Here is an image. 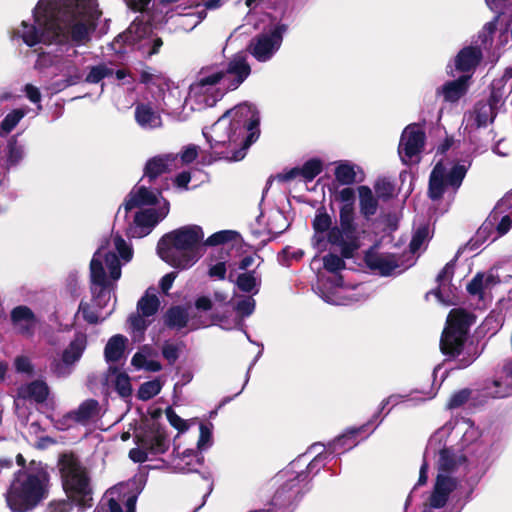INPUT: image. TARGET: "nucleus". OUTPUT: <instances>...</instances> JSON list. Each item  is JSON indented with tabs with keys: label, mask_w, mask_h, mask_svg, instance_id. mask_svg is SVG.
Returning <instances> with one entry per match:
<instances>
[{
	"label": "nucleus",
	"mask_w": 512,
	"mask_h": 512,
	"mask_svg": "<svg viewBox=\"0 0 512 512\" xmlns=\"http://www.w3.org/2000/svg\"><path fill=\"white\" fill-rule=\"evenodd\" d=\"M334 174L336 180L342 185H351L363 179L361 168L349 161L337 162Z\"/></svg>",
	"instance_id": "28"
},
{
	"label": "nucleus",
	"mask_w": 512,
	"mask_h": 512,
	"mask_svg": "<svg viewBox=\"0 0 512 512\" xmlns=\"http://www.w3.org/2000/svg\"><path fill=\"white\" fill-rule=\"evenodd\" d=\"M235 234L236 233L231 230L218 231L209 236L206 240L203 239V248L205 246H217L220 244L227 243L233 240Z\"/></svg>",
	"instance_id": "52"
},
{
	"label": "nucleus",
	"mask_w": 512,
	"mask_h": 512,
	"mask_svg": "<svg viewBox=\"0 0 512 512\" xmlns=\"http://www.w3.org/2000/svg\"><path fill=\"white\" fill-rule=\"evenodd\" d=\"M260 117L254 106L242 103L227 110L209 128L203 130V135L211 148L227 147L231 161H240L247 149L259 137Z\"/></svg>",
	"instance_id": "3"
},
{
	"label": "nucleus",
	"mask_w": 512,
	"mask_h": 512,
	"mask_svg": "<svg viewBox=\"0 0 512 512\" xmlns=\"http://www.w3.org/2000/svg\"><path fill=\"white\" fill-rule=\"evenodd\" d=\"M458 482L456 478H445L443 475H437L434 489L429 498V507L425 510L432 508L439 509L446 505L450 494L456 489Z\"/></svg>",
	"instance_id": "22"
},
{
	"label": "nucleus",
	"mask_w": 512,
	"mask_h": 512,
	"mask_svg": "<svg viewBox=\"0 0 512 512\" xmlns=\"http://www.w3.org/2000/svg\"><path fill=\"white\" fill-rule=\"evenodd\" d=\"M170 446L168 435L163 427L152 425L142 437L138 446L129 452V457L137 463L145 462L149 455L165 453Z\"/></svg>",
	"instance_id": "14"
},
{
	"label": "nucleus",
	"mask_w": 512,
	"mask_h": 512,
	"mask_svg": "<svg viewBox=\"0 0 512 512\" xmlns=\"http://www.w3.org/2000/svg\"><path fill=\"white\" fill-rule=\"evenodd\" d=\"M205 17V11H190L185 14H177L170 17L171 24L178 30L189 32L201 23Z\"/></svg>",
	"instance_id": "38"
},
{
	"label": "nucleus",
	"mask_w": 512,
	"mask_h": 512,
	"mask_svg": "<svg viewBox=\"0 0 512 512\" xmlns=\"http://www.w3.org/2000/svg\"><path fill=\"white\" fill-rule=\"evenodd\" d=\"M175 159L176 157L171 154L156 156L149 159L145 165L144 178H147L149 182H151L159 175L169 170Z\"/></svg>",
	"instance_id": "32"
},
{
	"label": "nucleus",
	"mask_w": 512,
	"mask_h": 512,
	"mask_svg": "<svg viewBox=\"0 0 512 512\" xmlns=\"http://www.w3.org/2000/svg\"><path fill=\"white\" fill-rule=\"evenodd\" d=\"M429 238V228L427 226H422L416 230L414 233L412 240L410 242V250L412 253H417L422 246L428 241Z\"/></svg>",
	"instance_id": "53"
},
{
	"label": "nucleus",
	"mask_w": 512,
	"mask_h": 512,
	"mask_svg": "<svg viewBox=\"0 0 512 512\" xmlns=\"http://www.w3.org/2000/svg\"><path fill=\"white\" fill-rule=\"evenodd\" d=\"M49 475L41 463L32 462L20 471L7 493L6 500L13 512H27L43 500L48 491Z\"/></svg>",
	"instance_id": "7"
},
{
	"label": "nucleus",
	"mask_w": 512,
	"mask_h": 512,
	"mask_svg": "<svg viewBox=\"0 0 512 512\" xmlns=\"http://www.w3.org/2000/svg\"><path fill=\"white\" fill-rule=\"evenodd\" d=\"M301 168L302 177L305 181H312L322 171V162L319 159L306 161Z\"/></svg>",
	"instance_id": "50"
},
{
	"label": "nucleus",
	"mask_w": 512,
	"mask_h": 512,
	"mask_svg": "<svg viewBox=\"0 0 512 512\" xmlns=\"http://www.w3.org/2000/svg\"><path fill=\"white\" fill-rule=\"evenodd\" d=\"M470 167V162L463 161L453 164L447 168L439 162L433 168L429 179V197L432 200H439L444 195L453 198L460 188L466 173Z\"/></svg>",
	"instance_id": "11"
},
{
	"label": "nucleus",
	"mask_w": 512,
	"mask_h": 512,
	"mask_svg": "<svg viewBox=\"0 0 512 512\" xmlns=\"http://www.w3.org/2000/svg\"><path fill=\"white\" fill-rule=\"evenodd\" d=\"M24 92L26 97L32 102L38 105V110L42 109L41 105V93L40 90L32 85V84H26L24 87Z\"/></svg>",
	"instance_id": "63"
},
{
	"label": "nucleus",
	"mask_w": 512,
	"mask_h": 512,
	"mask_svg": "<svg viewBox=\"0 0 512 512\" xmlns=\"http://www.w3.org/2000/svg\"><path fill=\"white\" fill-rule=\"evenodd\" d=\"M312 226L314 230L312 244L318 252L327 250L330 245L339 250L342 257L350 258L360 246L361 233H354L351 241L345 239L340 230L342 224L332 227V219L326 212L318 211Z\"/></svg>",
	"instance_id": "8"
},
{
	"label": "nucleus",
	"mask_w": 512,
	"mask_h": 512,
	"mask_svg": "<svg viewBox=\"0 0 512 512\" xmlns=\"http://www.w3.org/2000/svg\"><path fill=\"white\" fill-rule=\"evenodd\" d=\"M204 232L198 225H186L165 234L158 242L160 258L170 266L187 270L204 255Z\"/></svg>",
	"instance_id": "6"
},
{
	"label": "nucleus",
	"mask_w": 512,
	"mask_h": 512,
	"mask_svg": "<svg viewBox=\"0 0 512 512\" xmlns=\"http://www.w3.org/2000/svg\"><path fill=\"white\" fill-rule=\"evenodd\" d=\"M336 199L342 203L339 210V221L342 224V229L340 230L344 234V238L351 241L354 233L362 234L355 222V192L350 187L343 188L337 192Z\"/></svg>",
	"instance_id": "18"
},
{
	"label": "nucleus",
	"mask_w": 512,
	"mask_h": 512,
	"mask_svg": "<svg viewBox=\"0 0 512 512\" xmlns=\"http://www.w3.org/2000/svg\"><path fill=\"white\" fill-rule=\"evenodd\" d=\"M202 462L192 450H185L173 458L172 467L177 473L187 474L197 472Z\"/></svg>",
	"instance_id": "31"
},
{
	"label": "nucleus",
	"mask_w": 512,
	"mask_h": 512,
	"mask_svg": "<svg viewBox=\"0 0 512 512\" xmlns=\"http://www.w3.org/2000/svg\"><path fill=\"white\" fill-rule=\"evenodd\" d=\"M101 11L97 0H39L33 22L23 20L12 38L29 46H82L94 33Z\"/></svg>",
	"instance_id": "1"
},
{
	"label": "nucleus",
	"mask_w": 512,
	"mask_h": 512,
	"mask_svg": "<svg viewBox=\"0 0 512 512\" xmlns=\"http://www.w3.org/2000/svg\"><path fill=\"white\" fill-rule=\"evenodd\" d=\"M469 78L464 75L449 81L437 89V94H441L446 102H456L467 92Z\"/></svg>",
	"instance_id": "29"
},
{
	"label": "nucleus",
	"mask_w": 512,
	"mask_h": 512,
	"mask_svg": "<svg viewBox=\"0 0 512 512\" xmlns=\"http://www.w3.org/2000/svg\"><path fill=\"white\" fill-rule=\"evenodd\" d=\"M14 367L18 373L31 374L33 372V365L30 358L24 355L15 358Z\"/></svg>",
	"instance_id": "60"
},
{
	"label": "nucleus",
	"mask_w": 512,
	"mask_h": 512,
	"mask_svg": "<svg viewBox=\"0 0 512 512\" xmlns=\"http://www.w3.org/2000/svg\"><path fill=\"white\" fill-rule=\"evenodd\" d=\"M25 145L18 141V136L14 135L7 141L5 148V166L7 169L17 167L25 158Z\"/></svg>",
	"instance_id": "33"
},
{
	"label": "nucleus",
	"mask_w": 512,
	"mask_h": 512,
	"mask_svg": "<svg viewBox=\"0 0 512 512\" xmlns=\"http://www.w3.org/2000/svg\"><path fill=\"white\" fill-rule=\"evenodd\" d=\"M121 489L122 485H119L107 490L94 512H123L120 505ZM136 501V496L128 497L126 500V512H135Z\"/></svg>",
	"instance_id": "21"
},
{
	"label": "nucleus",
	"mask_w": 512,
	"mask_h": 512,
	"mask_svg": "<svg viewBox=\"0 0 512 512\" xmlns=\"http://www.w3.org/2000/svg\"><path fill=\"white\" fill-rule=\"evenodd\" d=\"M49 394L48 386L45 382L36 380L29 384L22 385L17 391V400H32L42 403Z\"/></svg>",
	"instance_id": "30"
},
{
	"label": "nucleus",
	"mask_w": 512,
	"mask_h": 512,
	"mask_svg": "<svg viewBox=\"0 0 512 512\" xmlns=\"http://www.w3.org/2000/svg\"><path fill=\"white\" fill-rule=\"evenodd\" d=\"M365 426H361L358 428H350L346 430L342 435L335 438L329 444V450L331 453H342L347 450L352 449L357 445V441L355 437L364 430Z\"/></svg>",
	"instance_id": "35"
},
{
	"label": "nucleus",
	"mask_w": 512,
	"mask_h": 512,
	"mask_svg": "<svg viewBox=\"0 0 512 512\" xmlns=\"http://www.w3.org/2000/svg\"><path fill=\"white\" fill-rule=\"evenodd\" d=\"M235 283L242 292L256 295L260 290L261 276L256 270L243 272L238 275Z\"/></svg>",
	"instance_id": "42"
},
{
	"label": "nucleus",
	"mask_w": 512,
	"mask_h": 512,
	"mask_svg": "<svg viewBox=\"0 0 512 512\" xmlns=\"http://www.w3.org/2000/svg\"><path fill=\"white\" fill-rule=\"evenodd\" d=\"M425 132L417 124L408 125L402 132L398 153L405 164L416 163L424 147Z\"/></svg>",
	"instance_id": "17"
},
{
	"label": "nucleus",
	"mask_w": 512,
	"mask_h": 512,
	"mask_svg": "<svg viewBox=\"0 0 512 512\" xmlns=\"http://www.w3.org/2000/svg\"><path fill=\"white\" fill-rule=\"evenodd\" d=\"M376 194L380 198H389L394 193V185L386 178H380L374 185Z\"/></svg>",
	"instance_id": "56"
},
{
	"label": "nucleus",
	"mask_w": 512,
	"mask_h": 512,
	"mask_svg": "<svg viewBox=\"0 0 512 512\" xmlns=\"http://www.w3.org/2000/svg\"><path fill=\"white\" fill-rule=\"evenodd\" d=\"M250 73V65L243 54H236L225 66L202 68L190 85L183 108L201 111L213 107L228 91L237 89Z\"/></svg>",
	"instance_id": "4"
},
{
	"label": "nucleus",
	"mask_w": 512,
	"mask_h": 512,
	"mask_svg": "<svg viewBox=\"0 0 512 512\" xmlns=\"http://www.w3.org/2000/svg\"><path fill=\"white\" fill-rule=\"evenodd\" d=\"M255 304V300L251 296H246L237 302L235 310L241 316L248 317L254 312Z\"/></svg>",
	"instance_id": "57"
},
{
	"label": "nucleus",
	"mask_w": 512,
	"mask_h": 512,
	"mask_svg": "<svg viewBox=\"0 0 512 512\" xmlns=\"http://www.w3.org/2000/svg\"><path fill=\"white\" fill-rule=\"evenodd\" d=\"M127 338L117 334L109 339L105 346L104 354L107 362H117L124 354Z\"/></svg>",
	"instance_id": "44"
},
{
	"label": "nucleus",
	"mask_w": 512,
	"mask_h": 512,
	"mask_svg": "<svg viewBox=\"0 0 512 512\" xmlns=\"http://www.w3.org/2000/svg\"><path fill=\"white\" fill-rule=\"evenodd\" d=\"M509 72H511V67L505 69L504 74L500 78L493 80L491 84L490 99L494 104L501 103L504 98L512 93L509 82V77H512V73Z\"/></svg>",
	"instance_id": "37"
},
{
	"label": "nucleus",
	"mask_w": 512,
	"mask_h": 512,
	"mask_svg": "<svg viewBox=\"0 0 512 512\" xmlns=\"http://www.w3.org/2000/svg\"><path fill=\"white\" fill-rule=\"evenodd\" d=\"M212 445V430L206 424L200 425V435L197 442V447L200 450H206Z\"/></svg>",
	"instance_id": "58"
},
{
	"label": "nucleus",
	"mask_w": 512,
	"mask_h": 512,
	"mask_svg": "<svg viewBox=\"0 0 512 512\" xmlns=\"http://www.w3.org/2000/svg\"><path fill=\"white\" fill-rule=\"evenodd\" d=\"M158 358L159 355L157 350L149 345H144L132 357L131 365L136 370L158 372L162 369V365Z\"/></svg>",
	"instance_id": "24"
},
{
	"label": "nucleus",
	"mask_w": 512,
	"mask_h": 512,
	"mask_svg": "<svg viewBox=\"0 0 512 512\" xmlns=\"http://www.w3.org/2000/svg\"><path fill=\"white\" fill-rule=\"evenodd\" d=\"M134 208L139 210L135 212L133 221L126 228V233L131 238L147 236L169 213V203L161 197V193L140 184L131 190L127 200L119 208L117 218L122 213L123 217L127 218L128 213Z\"/></svg>",
	"instance_id": "5"
},
{
	"label": "nucleus",
	"mask_w": 512,
	"mask_h": 512,
	"mask_svg": "<svg viewBox=\"0 0 512 512\" xmlns=\"http://www.w3.org/2000/svg\"><path fill=\"white\" fill-rule=\"evenodd\" d=\"M497 105L498 104H494L491 100L488 103H479L476 105L474 113L477 126H487L493 121L495 117L494 107Z\"/></svg>",
	"instance_id": "48"
},
{
	"label": "nucleus",
	"mask_w": 512,
	"mask_h": 512,
	"mask_svg": "<svg viewBox=\"0 0 512 512\" xmlns=\"http://www.w3.org/2000/svg\"><path fill=\"white\" fill-rule=\"evenodd\" d=\"M286 29V25L278 24L269 32L254 37L249 45L252 56L259 62L270 60L280 48Z\"/></svg>",
	"instance_id": "15"
},
{
	"label": "nucleus",
	"mask_w": 512,
	"mask_h": 512,
	"mask_svg": "<svg viewBox=\"0 0 512 512\" xmlns=\"http://www.w3.org/2000/svg\"><path fill=\"white\" fill-rule=\"evenodd\" d=\"M189 314L182 307H172L165 315V323L170 328L181 329L186 326Z\"/></svg>",
	"instance_id": "47"
},
{
	"label": "nucleus",
	"mask_w": 512,
	"mask_h": 512,
	"mask_svg": "<svg viewBox=\"0 0 512 512\" xmlns=\"http://www.w3.org/2000/svg\"><path fill=\"white\" fill-rule=\"evenodd\" d=\"M160 306L159 298L155 289H148L144 296L138 301L137 309L142 316L154 315Z\"/></svg>",
	"instance_id": "45"
},
{
	"label": "nucleus",
	"mask_w": 512,
	"mask_h": 512,
	"mask_svg": "<svg viewBox=\"0 0 512 512\" xmlns=\"http://www.w3.org/2000/svg\"><path fill=\"white\" fill-rule=\"evenodd\" d=\"M72 504L68 500L53 501L48 506V512H70Z\"/></svg>",
	"instance_id": "64"
},
{
	"label": "nucleus",
	"mask_w": 512,
	"mask_h": 512,
	"mask_svg": "<svg viewBox=\"0 0 512 512\" xmlns=\"http://www.w3.org/2000/svg\"><path fill=\"white\" fill-rule=\"evenodd\" d=\"M118 252L124 263L133 257V250L119 234H113L109 240L103 242L94 253L90 263L91 290L94 302L98 308H105L114 298L115 282L121 277V265L115 254ZM115 301L105 315H101L86 303L79 305V313L90 324L106 319L114 309Z\"/></svg>",
	"instance_id": "2"
},
{
	"label": "nucleus",
	"mask_w": 512,
	"mask_h": 512,
	"mask_svg": "<svg viewBox=\"0 0 512 512\" xmlns=\"http://www.w3.org/2000/svg\"><path fill=\"white\" fill-rule=\"evenodd\" d=\"M11 322L14 330L25 337L34 335L38 320L27 306H17L11 312Z\"/></svg>",
	"instance_id": "20"
},
{
	"label": "nucleus",
	"mask_w": 512,
	"mask_h": 512,
	"mask_svg": "<svg viewBox=\"0 0 512 512\" xmlns=\"http://www.w3.org/2000/svg\"><path fill=\"white\" fill-rule=\"evenodd\" d=\"M471 324L472 318L465 311L454 309L449 313L440 341L441 351L445 355L455 356L460 353Z\"/></svg>",
	"instance_id": "12"
},
{
	"label": "nucleus",
	"mask_w": 512,
	"mask_h": 512,
	"mask_svg": "<svg viewBox=\"0 0 512 512\" xmlns=\"http://www.w3.org/2000/svg\"><path fill=\"white\" fill-rule=\"evenodd\" d=\"M163 387V382L160 379H154L144 382L140 385L137 396L140 400L147 401L158 395Z\"/></svg>",
	"instance_id": "49"
},
{
	"label": "nucleus",
	"mask_w": 512,
	"mask_h": 512,
	"mask_svg": "<svg viewBox=\"0 0 512 512\" xmlns=\"http://www.w3.org/2000/svg\"><path fill=\"white\" fill-rule=\"evenodd\" d=\"M165 415L170 425L177 429L180 433H183L188 430L189 425L187 421L182 419L179 415H177L176 412L171 407H168L165 410Z\"/></svg>",
	"instance_id": "55"
},
{
	"label": "nucleus",
	"mask_w": 512,
	"mask_h": 512,
	"mask_svg": "<svg viewBox=\"0 0 512 512\" xmlns=\"http://www.w3.org/2000/svg\"><path fill=\"white\" fill-rule=\"evenodd\" d=\"M482 53L478 48L465 47L455 58V68L460 72H469L479 63Z\"/></svg>",
	"instance_id": "34"
},
{
	"label": "nucleus",
	"mask_w": 512,
	"mask_h": 512,
	"mask_svg": "<svg viewBox=\"0 0 512 512\" xmlns=\"http://www.w3.org/2000/svg\"><path fill=\"white\" fill-rule=\"evenodd\" d=\"M58 465L63 487L69 498L79 506H90L92 490L89 477L78 459L74 455L64 454L60 457Z\"/></svg>",
	"instance_id": "9"
},
{
	"label": "nucleus",
	"mask_w": 512,
	"mask_h": 512,
	"mask_svg": "<svg viewBox=\"0 0 512 512\" xmlns=\"http://www.w3.org/2000/svg\"><path fill=\"white\" fill-rule=\"evenodd\" d=\"M99 403L94 399L84 401L77 410L68 413L63 419L67 427L72 423L86 424L99 415Z\"/></svg>",
	"instance_id": "26"
},
{
	"label": "nucleus",
	"mask_w": 512,
	"mask_h": 512,
	"mask_svg": "<svg viewBox=\"0 0 512 512\" xmlns=\"http://www.w3.org/2000/svg\"><path fill=\"white\" fill-rule=\"evenodd\" d=\"M59 75L63 77V80L59 83L58 89H64L69 86L76 85L80 82L82 74L77 65L70 59H63L55 63Z\"/></svg>",
	"instance_id": "27"
},
{
	"label": "nucleus",
	"mask_w": 512,
	"mask_h": 512,
	"mask_svg": "<svg viewBox=\"0 0 512 512\" xmlns=\"http://www.w3.org/2000/svg\"><path fill=\"white\" fill-rule=\"evenodd\" d=\"M123 42L142 52L143 55L152 56L162 46V40L152 35L151 26L138 18L120 34L114 44Z\"/></svg>",
	"instance_id": "13"
},
{
	"label": "nucleus",
	"mask_w": 512,
	"mask_h": 512,
	"mask_svg": "<svg viewBox=\"0 0 512 512\" xmlns=\"http://www.w3.org/2000/svg\"><path fill=\"white\" fill-rule=\"evenodd\" d=\"M113 74V70L107 67L105 64H99L91 67L89 73L86 76V82L88 83H99L105 77Z\"/></svg>",
	"instance_id": "51"
},
{
	"label": "nucleus",
	"mask_w": 512,
	"mask_h": 512,
	"mask_svg": "<svg viewBox=\"0 0 512 512\" xmlns=\"http://www.w3.org/2000/svg\"><path fill=\"white\" fill-rule=\"evenodd\" d=\"M470 392L466 389L454 393L447 404L449 409H455L464 404L469 398Z\"/></svg>",
	"instance_id": "61"
},
{
	"label": "nucleus",
	"mask_w": 512,
	"mask_h": 512,
	"mask_svg": "<svg viewBox=\"0 0 512 512\" xmlns=\"http://www.w3.org/2000/svg\"><path fill=\"white\" fill-rule=\"evenodd\" d=\"M130 328L133 333V338L135 340H140L145 329L148 326V321L145 319V316L140 315H132L129 318Z\"/></svg>",
	"instance_id": "54"
},
{
	"label": "nucleus",
	"mask_w": 512,
	"mask_h": 512,
	"mask_svg": "<svg viewBox=\"0 0 512 512\" xmlns=\"http://www.w3.org/2000/svg\"><path fill=\"white\" fill-rule=\"evenodd\" d=\"M324 268L331 272L329 276L318 277L316 292L328 304L347 305L354 300L349 293V288L343 284V277L338 271L345 267L344 260L335 254H329L323 258Z\"/></svg>",
	"instance_id": "10"
},
{
	"label": "nucleus",
	"mask_w": 512,
	"mask_h": 512,
	"mask_svg": "<svg viewBox=\"0 0 512 512\" xmlns=\"http://www.w3.org/2000/svg\"><path fill=\"white\" fill-rule=\"evenodd\" d=\"M487 6L489 9L495 13H497V16L495 17L494 21H491L483 27V30L480 34V37L482 39V43L487 46V44L490 42V37L492 33L495 30V21L498 19V17L501 14L502 9L504 8L507 0H485Z\"/></svg>",
	"instance_id": "46"
},
{
	"label": "nucleus",
	"mask_w": 512,
	"mask_h": 512,
	"mask_svg": "<svg viewBox=\"0 0 512 512\" xmlns=\"http://www.w3.org/2000/svg\"><path fill=\"white\" fill-rule=\"evenodd\" d=\"M499 282L498 277L492 273H478L467 285V291L471 295H477L482 298L485 290L490 289L492 286Z\"/></svg>",
	"instance_id": "39"
},
{
	"label": "nucleus",
	"mask_w": 512,
	"mask_h": 512,
	"mask_svg": "<svg viewBox=\"0 0 512 512\" xmlns=\"http://www.w3.org/2000/svg\"><path fill=\"white\" fill-rule=\"evenodd\" d=\"M227 272L226 264L224 261H218L215 264H210L208 275L211 278H215L218 280L225 279Z\"/></svg>",
	"instance_id": "62"
},
{
	"label": "nucleus",
	"mask_w": 512,
	"mask_h": 512,
	"mask_svg": "<svg viewBox=\"0 0 512 512\" xmlns=\"http://www.w3.org/2000/svg\"><path fill=\"white\" fill-rule=\"evenodd\" d=\"M179 347L177 344L165 342L162 346L163 357L173 364L179 357Z\"/></svg>",
	"instance_id": "59"
},
{
	"label": "nucleus",
	"mask_w": 512,
	"mask_h": 512,
	"mask_svg": "<svg viewBox=\"0 0 512 512\" xmlns=\"http://www.w3.org/2000/svg\"><path fill=\"white\" fill-rule=\"evenodd\" d=\"M495 226L496 235L492 237V241H495L499 237L508 233L512 227V214L505 215L498 220V215L493 212L489 218L481 225L477 231V238L480 240H487L488 234L492 232Z\"/></svg>",
	"instance_id": "23"
},
{
	"label": "nucleus",
	"mask_w": 512,
	"mask_h": 512,
	"mask_svg": "<svg viewBox=\"0 0 512 512\" xmlns=\"http://www.w3.org/2000/svg\"><path fill=\"white\" fill-rule=\"evenodd\" d=\"M135 119L144 129H154L162 125L161 116L145 104L138 105L135 108Z\"/></svg>",
	"instance_id": "36"
},
{
	"label": "nucleus",
	"mask_w": 512,
	"mask_h": 512,
	"mask_svg": "<svg viewBox=\"0 0 512 512\" xmlns=\"http://www.w3.org/2000/svg\"><path fill=\"white\" fill-rule=\"evenodd\" d=\"M358 193L360 212L366 219H369L377 212L378 200L372 190L367 186H360Z\"/></svg>",
	"instance_id": "41"
},
{
	"label": "nucleus",
	"mask_w": 512,
	"mask_h": 512,
	"mask_svg": "<svg viewBox=\"0 0 512 512\" xmlns=\"http://www.w3.org/2000/svg\"><path fill=\"white\" fill-rule=\"evenodd\" d=\"M28 107L15 108L9 111L0 122V137H7L27 115Z\"/></svg>",
	"instance_id": "40"
},
{
	"label": "nucleus",
	"mask_w": 512,
	"mask_h": 512,
	"mask_svg": "<svg viewBox=\"0 0 512 512\" xmlns=\"http://www.w3.org/2000/svg\"><path fill=\"white\" fill-rule=\"evenodd\" d=\"M87 335L84 332H76L73 339L65 347L60 360L52 364V370L58 377L69 376L75 364L81 359L87 347Z\"/></svg>",
	"instance_id": "16"
},
{
	"label": "nucleus",
	"mask_w": 512,
	"mask_h": 512,
	"mask_svg": "<svg viewBox=\"0 0 512 512\" xmlns=\"http://www.w3.org/2000/svg\"><path fill=\"white\" fill-rule=\"evenodd\" d=\"M364 259L367 266L381 276H391L405 269L401 267L399 259L395 255L380 252L378 245L371 247L365 253Z\"/></svg>",
	"instance_id": "19"
},
{
	"label": "nucleus",
	"mask_w": 512,
	"mask_h": 512,
	"mask_svg": "<svg viewBox=\"0 0 512 512\" xmlns=\"http://www.w3.org/2000/svg\"><path fill=\"white\" fill-rule=\"evenodd\" d=\"M107 381H111L113 383L114 388L120 397L129 398L132 395L133 389L131 380L126 373L110 368L107 375Z\"/></svg>",
	"instance_id": "43"
},
{
	"label": "nucleus",
	"mask_w": 512,
	"mask_h": 512,
	"mask_svg": "<svg viewBox=\"0 0 512 512\" xmlns=\"http://www.w3.org/2000/svg\"><path fill=\"white\" fill-rule=\"evenodd\" d=\"M466 458L463 455L456 454L449 449H443L439 453L438 475L445 478H454L452 474L461 467L466 469Z\"/></svg>",
	"instance_id": "25"
}]
</instances>
